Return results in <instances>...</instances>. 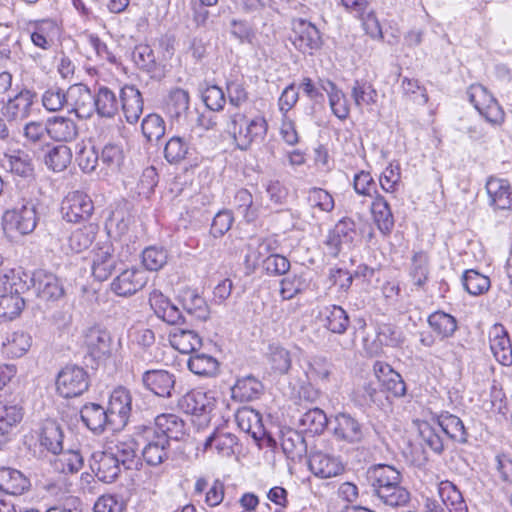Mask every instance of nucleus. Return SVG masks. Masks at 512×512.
Returning <instances> with one entry per match:
<instances>
[{
	"instance_id": "46",
	"label": "nucleus",
	"mask_w": 512,
	"mask_h": 512,
	"mask_svg": "<svg viewBox=\"0 0 512 512\" xmlns=\"http://www.w3.org/2000/svg\"><path fill=\"white\" fill-rule=\"evenodd\" d=\"M352 280L353 275H350L347 271L343 269L332 270L326 280L328 285L326 294L335 298L344 296L351 286Z\"/></svg>"
},
{
	"instance_id": "5",
	"label": "nucleus",
	"mask_w": 512,
	"mask_h": 512,
	"mask_svg": "<svg viewBox=\"0 0 512 512\" xmlns=\"http://www.w3.org/2000/svg\"><path fill=\"white\" fill-rule=\"evenodd\" d=\"M106 410L110 417V430L118 431L124 428L132 410V396L129 390L124 387L114 389Z\"/></svg>"
},
{
	"instance_id": "22",
	"label": "nucleus",
	"mask_w": 512,
	"mask_h": 512,
	"mask_svg": "<svg viewBox=\"0 0 512 512\" xmlns=\"http://www.w3.org/2000/svg\"><path fill=\"white\" fill-rule=\"evenodd\" d=\"M155 435L165 437L167 442L170 440H180L185 435V423L177 415L167 413L158 415L155 418Z\"/></svg>"
},
{
	"instance_id": "25",
	"label": "nucleus",
	"mask_w": 512,
	"mask_h": 512,
	"mask_svg": "<svg viewBox=\"0 0 512 512\" xmlns=\"http://www.w3.org/2000/svg\"><path fill=\"white\" fill-rule=\"evenodd\" d=\"M122 110L128 123H136L143 112V99L133 85H125L120 92Z\"/></svg>"
},
{
	"instance_id": "58",
	"label": "nucleus",
	"mask_w": 512,
	"mask_h": 512,
	"mask_svg": "<svg viewBox=\"0 0 512 512\" xmlns=\"http://www.w3.org/2000/svg\"><path fill=\"white\" fill-rule=\"evenodd\" d=\"M76 161L83 172L90 173L95 170L99 155L93 145L80 142L77 144Z\"/></svg>"
},
{
	"instance_id": "51",
	"label": "nucleus",
	"mask_w": 512,
	"mask_h": 512,
	"mask_svg": "<svg viewBox=\"0 0 512 512\" xmlns=\"http://www.w3.org/2000/svg\"><path fill=\"white\" fill-rule=\"evenodd\" d=\"M462 284L464 289L472 296H479L486 293L491 286L489 277L473 269L464 272Z\"/></svg>"
},
{
	"instance_id": "49",
	"label": "nucleus",
	"mask_w": 512,
	"mask_h": 512,
	"mask_svg": "<svg viewBox=\"0 0 512 512\" xmlns=\"http://www.w3.org/2000/svg\"><path fill=\"white\" fill-rule=\"evenodd\" d=\"M428 324L442 338L451 337L457 330L456 319L443 311H436L428 317Z\"/></svg>"
},
{
	"instance_id": "57",
	"label": "nucleus",
	"mask_w": 512,
	"mask_h": 512,
	"mask_svg": "<svg viewBox=\"0 0 512 512\" xmlns=\"http://www.w3.org/2000/svg\"><path fill=\"white\" fill-rule=\"evenodd\" d=\"M41 444L53 454H59L63 450V432L54 422L46 424L41 435Z\"/></svg>"
},
{
	"instance_id": "26",
	"label": "nucleus",
	"mask_w": 512,
	"mask_h": 512,
	"mask_svg": "<svg viewBox=\"0 0 512 512\" xmlns=\"http://www.w3.org/2000/svg\"><path fill=\"white\" fill-rule=\"evenodd\" d=\"M36 94L30 90L20 91L14 98L9 99L4 107V115L9 120H23L31 113Z\"/></svg>"
},
{
	"instance_id": "44",
	"label": "nucleus",
	"mask_w": 512,
	"mask_h": 512,
	"mask_svg": "<svg viewBox=\"0 0 512 512\" xmlns=\"http://www.w3.org/2000/svg\"><path fill=\"white\" fill-rule=\"evenodd\" d=\"M189 370L199 376H214L219 369L216 358L205 353H194L188 360Z\"/></svg>"
},
{
	"instance_id": "31",
	"label": "nucleus",
	"mask_w": 512,
	"mask_h": 512,
	"mask_svg": "<svg viewBox=\"0 0 512 512\" xmlns=\"http://www.w3.org/2000/svg\"><path fill=\"white\" fill-rule=\"evenodd\" d=\"M171 346L180 353H194L202 345V338L194 330L173 328L169 333Z\"/></svg>"
},
{
	"instance_id": "47",
	"label": "nucleus",
	"mask_w": 512,
	"mask_h": 512,
	"mask_svg": "<svg viewBox=\"0 0 512 512\" xmlns=\"http://www.w3.org/2000/svg\"><path fill=\"white\" fill-rule=\"evenodd\" d=\"M132 217L125 205L116 206L106 222V227L109 233H114L117 236H122L129 230Z\"/></svg>"
},
{
	"instance_id": "34",
	"label": "nucleus",
	"mask_w": 512,
	"mask_h": 512,
	"mask_svg": "<svg viewBox=\"0 0 512 512\" xmlns=\"http://www.w3.org/2000/svg\"><path fill=\"white\" fill-rule=\"evenodd\" d=\"M48 135L56 141L68 142L77 137L78 128L72 119L55 116L48 120Z\"/></svg>"
},
{
	"instance_id": "20",
	"label": "nucleus",
	"mask_w": 512,
	"mask_h": 512,
	"mask_svg": "<svg viewBox=\"0 0 512 512\" xmlns=\"http://www.w3.org/2000/svg\"><path fill=\"white\" fill-rule=\"evenodd\" d=\"M32 281L37 294L45 300H57L64 295L60 279L49 272L39 270L33 274Z\"/></svg>"
},
{
	"instance_id": "35",
	"label": "nucleus",
	"mask_w": 512,
	"mask_h": 512,
	"mask_svg": "<svg viewBox=\"0 0 512 512\" xmlns=\"http://www.w3.org/2000/svg\"><path fill=\"white\" fill-rule=\"evenodd\" d=\"M237 444V437L232 433L215 431L204 443L205 451H215L222 457H230L234 454V446Z\"/></svg>"
},
{
	"instance_id": "29",
	"label": "nucleus",
	"mask_w": 512,
	"mask_h": 512,
	"mask_svg": "<svg viewBox=\"0 0 512 512\" xmlns=\"http://www.w3.org/2000/svg\"><path fill=\"white\" fill-rule=\"evenodd\" d=\"M139 445L132 436H125L118 440L109 451L125 469H132L138 464Z\"/></svg>"
},
{
	"instance_id": "16",
	"label": "nucleus",
	"mask_w": 512,
	"mask_h": 512,
	"mask_svg": "<svg viewBox=\"0 0 512 512\" xmlns=\"http://www.w3.org/2000/svg\"><path fill=\"white\" fill-rule=\"evenodd\" d=\"M175 383V375L166 370H148L142 374L143 386L158 397L170 398Z\"/></svg>"
},
{
	"instance_id": "7",
	"label": "nucleus",
	"mask_w": 512,
	"mask_h": 512,
	"mask_svg": "<svg viewBox=\"0 0 512 512\" xmlns=\"http://www.w3.org/2000/svg\"><path fill=\"white\" fill-rule=\"evenodd\" d=\"M356 225L350 218H342L329 230L325 241L328 254L332 257L344 249H350L356 237Z\"/></svg>"
},
{
	"instance_id": "28",
	"label": "nucleus",
	"mask_w": 512,
	"mask_h": 512,
	"mask_svg": "<svg viewBox=\"0 0 512 512\" xmlns=\"http://www.w3.org/2000/svg\"><path fill=\"white\" fill-rule=\"evenodd\" d=\"M32 345V337L29 333L17 330L8 333L2 341V353L7 358L16 359L24 356Z\"/></svg>"
},
{
	"instance_id": "36",
	"label": "nucleus",
	"mask_w": 512,
	"mask_h": 512,
	"mask_svg": "<svg viewBox=\"0 0 512 512\" xmlns=\"http://www.w3.org/2000/svg\"><path fill=\"white\" fill-rule=\"evenodd\" d=\"M232 397L241 402H248L257 399L262 391V383L254 376L239 378L231 389Z\"/></svg>"
},
{
	"instance_id": "33",
	"label": "nucleus",
	"mask_w": 512,
	"mask_h": 512,
	"mask_svg": "<svg viewBox=\"0 0 512 512\" xmlns=\"http://www.w3.org/2000/svg\"><path fill=\"white\" fill-rule=\"evenodd\" d=\"M23 418L22 408L17 405L0 407V449L10 440L13 429Z\"/></svg>"
},
{
	"instance_id": "59",
	"label": "nucleus",
	"mask_w": 512,
	"mask_h": 512,
	"mask_svg": "<svg viewBox=\"0 0 512 512\" xmlns=\"http://www.w3.org/2000/svg\"><path fill=\"white\" fill-rule=\"evenodd\" d=\"M168 252L163 247L150 246L142 252V263L147 270L159 271L168 262Z\"/></svg>"
},
{
	"instance_id": "11",
	"label": "nucleus",
	"mask_w": 512,
	"mask_h": 512,
	"mask_svg": "<svg viewBox=\"0 0 512 512\" xmlns=\"http://www.w3.org/2000/svg\"><path fill=\"white\" fill-rule=\"evenodd\" d=\"M143 438L146 441L142 449L144 461L150 466H159L169 457L170 443L165 437L155 435L152 427H143Z\"/></svg>"
},
{
	"instance_id": "30",
	"label": "nucleus",
	"mask_w": 512,
	"mask_h": 512,
	"mask_svg": "<svg viewBox=\"0 0 512 512\" xmlns=\"http://www.w3.org/2000/svg\"><path fill=\"white\" fill-rule=\"evenodd\" d=\"M213 402V398L209 397L205 392L192 390L181 398L179 406L187 414L204 415L212 411Z\"/></svg>"
},
{
	"instance_id": "53",
	"label": "nucleus",
	"mask_w": 512,
	"mask_h": 512,
	"mask_svg": "<svg viewBox=\"0 0 512 512\" xmlns=\"http://www.w3.org/2000/svg\"><path fill=\"white\" fill-rule=\"evenodd\" d=\"M234 207L247 222H253L258 217V206L254 203L253 196L247 189H240L236 192Z\"/></svg>"
},
{
	"instance_id": "60",
	"label": "nucleus",
	"mask_w": 512,
	"mask_h": 512,
	"mask_svg": "<svg viewBox=\"0 0 512 512\" xmlns=\"http://www.w3.org/2000/svg\"><path fill=\"white\" fill-rule=\"evenodd\" d=\"M142 133L150 142L159 141L165 134V122L158 114H149L142 121Z\"/></svg>"
},
{
	"instance_id": "1",
	"label": "nucleus",
	"mask_w": 512,
	"mask_h": 512,
	"mask_svg": "<svg viewBox=\"0 0 512 512\" xmlns=\"http://www.w3.org/2000/svg\"><path fill=\"white\" fill-rule=\"evenodd\" d=\"M367 479L373 495L385 505L391 507L403 506L410 499L409 492L401 485L400 472L393 466L386 464L373 465L367 471Z\"/></svg>"
},
{
	"instance_id": "23",
	"label": "nucleus",
	"mask_w": 512,
	"mask_h": 512,
	"mask_svg": "<svg viewBox=\"0 0 512 512\" xmlns=\"http://www.w3.org/2000/svg\"><path fill=\"white\" fill-rule=\"evenodd\" d=\"M149 304L156 316L168 324L175 325L182 319L178 307L159 290L155 289L150 293Z\"/></svg>"
},
{
	"instance_id": "56",
	"label": "nucleus",
	"mask_w": 512,
	"mask_h": 512,
	"mask_svg": "<svg viewBox=\"0 0 512 512\" xmlns=\"http://www.w3.org/2000/svg\"><path fill=\"white\" fill-rule=\"evenodd\" d=\"M380 382L378 379L369 380L363 384V386L356 391V395L361 398L362 404H375L377 406H383L384 400H387L385 391L380 389Z\"/></svg>"
},
{
	"instance_id": "2",
	"label": "nucleus",
	"mask_w": 512,
	"mask_h": 512,
	"mask_svg": "<svg viewBox=\"0 0 512 512\" xmlns=\"http://www.w3.org/2000/svg\"><path fill=\"white\" fill-rule=\"evenodd\" d=\"M268 124L264 117L247 118L236 112L229 116L227 131L240 150H247L254 144H260L267 134Z\"/></svg>"
},
{
	"instance_id": "38",
	"label": "nucleus",
	"mask_w": 512,
	"mask_h": 512,
	"mask_svg": "<svg viewBox=\"0 0 512 512\" xmlns=\"http://www.w3.org/2000/svg\"><path fill=\"white\" fill-rule=\"evenodd\" d=\"M94 111L103 118H113L119 111V101L116 94L108 87H100L94 95Z\"/></svg>"
},
{
	"instance_id": "6",
	"label": "nucleus",
	"mask_w": 512,
	"mask_h": 512,
	"mask_svg": "<svg viewBox=\"0 0 512 512\" xmlns=\"http://www.w3.org/2000/svg\"><path fill=\"white\" fill-rule=\"evenodd\" d=\"M467 94L475 109L488 122L496 124L503 121L504 112L502 108L484 86L480 84L471 85Z\"/></svg>"
},
{
	"instance_id": "17",
	"label": "nucleus",
	"mask_w": 512,
	"mask_h": 512,
	"mask_svg": "<svg viewBox=\"0 0 512 512\" xmlns=\"http://www.w3.org/2000/svg\"><path fill=\"white\" fill-rule=\"evenodd\" d=\"M120 464L113 454L107 451H96L91 455L90 468L96 477L105 483L115 481L120 473Z\"/></svg>"
},
{
	"instance_id": "40",
	"label": "nucleus",
	"mask_w": 512,
	"mask_h": 512,
	"mask_svg": "<svg viewBox=\"0 0 512 512\" xmlns=\"http://www.w3.org/2000/svg\"><path fill=\"white\" fill-rule=\"evenodd\" d=\"M278 247V240L274 236L258 239L255 243L250 244L246 259L253 265H259L264 263L269 255H275L274 252L278 250Z\"/></svg>"
},
{
	"instance_id": "19",
	"label": "nucleus",
	"mask_w": 512,
	"mask_h": 512,
	"mask_svg": "<svg viewBox=\"0 0 512 512\" xmlns=\"http://www.w3.org/2000/svg\"><path fill=\"white\" fill-rule=\"evenodd\" d=\"M88 353L94 359H103L110 356L112 351V338L108 331L99 327L87 330L84 340Z\"/></svg>"
},
{
	"instance_id": "45",
	"label": "nucleus",
	"mask_w": 512,
	"mask_h": 512,
	"mask_svg": "<svg viewBox=\"0 0 512 512\" xmlns=\"http://www.w3.org/2000/svg\"><path fill=\"white\" fill-rule=\"evenodd\" d=\"M96 232L97 227L93 224L74 230L68 238L69 249L75 253L88 249L95 239Z\"/></svg>"
},
{
	"instance_id": "4",
	"label": "nucleus",
	"mask_w": 512,
	"mask_h": 512,
	"mask_svg": "<svg viewBox=\"0 0 512 512\" xmlns=\"http://www.w3.org/2000/svg\"><path fill=\"white\" fill-rule=\"evenodd\" d=\"M56 387L65 398L80 396L89 387L87 372L82 367L67 365L58 373Z\"/></svg>"
},
{
	"instance_id": "3",
	"label": "nucleus",
	"mask_w": 512,
	"mask_h": 512,
	"mask_svg": "<svg viewBox=\"0 0 512 512\" xmlns=\"http://www.w3.org/2000/svg\"><path fill=\"white\" fill-rule=\"evenodd\" d=\"M38 220L36 205L32 201H24L4 212L2 226L6 234L17 232L27 235L35 230Z\"/></svg>"
},
{
	"instance_id": "52",
	"label": "nucleus",
	"mask_w": 512,
	"mask_h": 512,
	"mask_svg": "<svg viewBox=\"0 0 512 512\" xmlns=\"http://www.w3.org/2000/svg\"><path fill=\"white\" fill-rule=\"evenodd\" d=\"M322 322L327 330L332 333L342 334L348 327L349 318L340 306L332 305L326 308L325 318Z\"/></svg>"
},
{
	"instance_id": "54",
	"label": "nucleus",
	"mask_w": 512,
	"mask_h": 512,
	"mask_svg": "<svg viewBox=\"0 0 512 512\" xmlns=\"http://www.w3.org/2000/svg\"><path fill=\"white\" fill-rule=\"evenodd\" d=\"M322 89L328 94L333 114L339 119H345L349 114V108L343 92L337 89L331 81H326L325 85L322 84Z\"/></svg>"
},
{
	"instance_id": "21",
	"label": "nucleus",
	"mask_w": 512,
	"mask_h": 512,
	"mask_svg": "<svg viewBox=\"0 0 512 512\" xmlns=\"http://www.w3.org/2000/svg\"><path fill=\"white\" fill-rule=\"evenodd\" d=\"M375 378L378 379L381 386L394 396H403L406 392L405 383L399 373L387 363L377 361L373 365Z\"/></svg>"
},
{
	"instance_id": "55",
	"label": "nucleus",
	"mask_w": 512,
	"mask_h": 512,
	"mask_svg": "<svg viewBox=\"0 0 512 512\" xmlns=\"http://www.w3.org/2000/svg\"><path fill=\"white\" fill-rule=\"evenodd\" d=\"M442 431L451 439L464 443L467 439V433L462 420L451 414L441 415L438 422Z\"/></svg>"
},
{
	"instance_id": "18",
	"label": "nucleus",
	"mask_w": 512,
	"mask_h": 512,
	"mask_svg": "<svg viewBox=\"0 0 512 512\" xmlns=\"http://www.w3.org/2000/svg\"><path fill=\"white\" fill-rule=\"evenodd\" d=\"M147 283L144 271L130 268L122 271L111 283L112 291L118 296H130L141 290Z\"/></svg>"
},
{
	"instance_id": "43",
	"label": "nucleus",
	"mask_w": 512,
	"mask_h": 512,
	"mask_svg": "<svg viewBox=\"0 0 512 512\" xmlns=\"http://www.w3.org/2000/svg\"><path fill=\"white\" fill-rule=\"evenodd\" d=\"M439 495L450 512H468L461 492L452 482H441L439 485Z\"/></svg>"
},
{
	"instance_id": "12",
	"label": "nucleus",
	"mask_w": 512,
	"mask_h": 512,
	"mask_svg": "<svg viewBox=\"0 0 512 512\" xmlns=\"http://www.w3.org/2000/svg\"><path fill=\"white\" fill-rule=\"evenodd\" d=\"M116 264L117 258L112 243L107 241L93 249L91 271L96 280H107L115 270Z\"/></svg>"
},
{
	"instance_id": "41",
	"label": "nucleus",
	"mask_w": 512,
	"mask_h": 512,
	"mask_svg": "<svg viewBox=\"0 0 512 512\" xmlns=\"http://www.w3.org/2000/svg\"><path fill=\"white\" fill-rule=\"evenodd\" d=\"M72 161V151L66 145H55L46 151L44 163L53 172L64 171Z\"/></svg>"
},
{
	"instance_id": "61",
	"label": "nucleus",
	"mask_w": 512,
	"mask_h": 512,
	"mask_svg": "<svg viewBox=\"0 0 512 512\" xmlns=\"http://www.w3.org/2000/svg\"><path fill=\"white\" fill-rule=\"evenodd\" d=\"M133 62L142 70L151 72L156 67L153 49L146 44L137 45L132 52Z\"/></svg>"
},
{
	"instance_id": "27",
	"label": "nucleus",
	"mask_w": 512,
	"mask_h": 512,
	"mask_svg": "<svg viewBox=\"0 0 512 512\" xmlns=\"http://www.w3.org/2000/svg\"><path fill=\"white\" fill-rule=\"evenodd\" d=\"M490 204L496 209H512V189L507 180L490 178L486 183Z\"/></svg>"
},
{
	"instance_id": "24",
	"label": "nucleus",
	"mask_w": 512,
	"mask_h": 512,
	"mask_svg": "<svg viewBox=\"0 0 512 512\" xmlns=\"http://www.w3.org/2000/svg\"><path fill=\"white\" fill-rule=\"evenodd\" d=\"M83 423L94 433L110 430V417L106 408L96 403L85 404L80 410Z\"/></svg>"
},
{
	"instance_id": "50",
	"label": "nucleus",
	"mask_w": 512,
	"mask_h": 512,
	"mask_svg": "<svg viewBox=\"0 0 512 512\" xmlns=\"http://www.w3.org/2000/svg\"><path fill=\"white\" fill-rule=\"evenodd\" d=\"M191 152L188 141L183 137H171L164 147V157L170 164H178L185 160Z\"/></svg>"
},
{
	"instance_id": "9",
	"label": "nucleus",
	"mask_w": 512,
	"mask_h": 512,
	"mask_svg": "<svg viewBox=\"0 0 512 512\" xmlns=\"http://www.w3.org/2000/svg\"><path fill=\"white\" fill-rule=\"evenodd\" d=\"M189 104V93L182 88H175L165 98L163 110L172 124L184 126L191 115Z\"/></svg>"
},
{
	"instance_id": "62",
	"label": "nucleus",
	"mask_w": 512,
	"mask_h": 512,
	"mask_svg": "<svg viewBox=\"0 0 512 512\" xmlns=\"http://www.w3.org/2000/svg\"><path fill=\"white\" fill-rule=\"evenodd\" d=\"M54 29V25L50 21H42L36 24L30 35L32 43L44 50L49 49L53 42L51 33Z\"/></svg>"
},
{
	"instance_id": "63",
	"label": "nucleus",
	"mask_w": 512,
	"mask_h": 512,
	"mask_svg": "<svg viewBox=\"0 0 512 512\" xmlns=\"http://www.w3.org/2000/svg\"><path fill=\"white\" fill-rule=\"evenodd\" d=\"M68 101V90H64L58 87H51L47 89L42 96V104L46 110L56 112L61 110L64 106H67Z\"/></svg>"
},
{
	"instance_id": "42",
	"label": "nucleus",
	"mask_w": 512,
	"mask_h": 512,
	"mask_svg": "<svg viewBox=\"0 0 512 512\" xmlns=\"http://www.w3.org/2000/svg\"><path fill=\"white\" fill-rule=\"evenodd\" d=\"M4 167L21 177L31 176L34 170L32 158L28 153L21 150L5 154Z\"/></svg>"
},
{
	"instance_id": "32",
	"label": "nucleus",
	"mask_w": 512,
	"mask_h": 512,
	"mask_svg": "<svg viewBox=\"0 0 512 512\" xmlns=\"http://www.w3.org/2000/svg\"><path fill=\"white\" fill-rule=\"evenodd\" d=\"M30 487V481L19 470L0 468V490L11 495H21Z\"/></svg>"
},
{
	"instance_id": "64",
	"label": "nucleus",
	"mask_w": 512,
	"mask_h": 512,
	"mask_svg": "<svg viewBox=\"0 0 512 512\" xmlns=\"http://www.w3.org/2000/svg\"><path fill=\"white\" fill-rule=\"evenodd\" d=\"M93 509L94 512H123L126 502L120 495L104 494L96 500Z\"/></svg>"
},
{
	"instance_id": "39",
	"label": "nucleus",
	"mask_w": 512,
	"mask_h": 512,
	"mask_svg": "<svg viewBox=\"0 0 512 512\" xmlns=\"http://www.w3.org/2000/svg\"><path fill=\"white\" fill-rule=\"evenodd\" d=\"M24 290L15 287V292L0 294V318L13 320L18 317L24 306L25 300L21 297Z\"/></svg>"
},
{
	"instance_id": "13",
	"label": "nucleus",
	"mask_w": 512,
	"mask_h": 512,
	"mask_svg": "<svg viewBox=\"0 0 512 512\" xmlns=\"http://www.w3.org/2000/svg\"><path fill=\"white\" fill-rule=\"evenodd\" d=\"M293 37L291 41L294 46L304 54L312 55L318 49L320 32L318 28L306 20L297 19L293 21Z\"/></svg>"
},
{
	"instance_id": "48",
	"label": "nucleus",
	"mask_w": 512,
	"mask_h": 512,
	"mask_svg": "<svg viewBox=\"0 0 512 512\" xmlns=\"http://www.w3.org/2000/svg\"><path fill=\"white\" fill-rule=\"evenodd\" d=\"M236 421L242 431L251 434L254 438H257L258 435L262 433L263 425L261 415L253 409L243 408L238 410L236 413Z\"/></svg>"
},
{
	"instance_id": "8",
	"label": "nucleus",
	"mask_w": 512,
	"mask_h": 512,
	"mask_svg": "<svg viewBox=\"0 0 512 512\" xmlns=\"http://www.w3.org/2000/svg\"><path fill=\"white\" fill-rule=\"evenodd\" d=\"M94 210L91 198L84 192L72 191L61 204V213L67 222L78 223L90 218Z\"/></svg>"
},
{
	"instance_id": "37",
	"label": "nucleus",
	"mask_w": 512,
	"mask_h": 512,
	"mask_svg": "<svg viewBox=\"0 0 512 512\" xmlns=\"http://www.w3.org/2000/svg\"><path fill=\"white\" fill-rule=\"evenodd\" d=\"M371 213L378 229L383 234L391 232L394 226V217L386 199L377 195L371 204Z\"/></svg>"
},
{
	"instance_id": "15",
	"label": "nucleus",
	"mask_w": 512,
	"mask_h": 512,
	"mask_svg": "<svg viewBox=\"0 0 512 512\" xmlns=\"http://www.w3.org/2000/svg\"><path fill=\"white\" fill-rule=\"evenodd\" d=\"M490 350L498 363L503 366L512 365V344L505 327L494 324L489 330Z\"/></svg>"
},
{
	"instance_id": "14",
	"label": "nucleus",
	"mask_w": 512,
	"mask_h": 512,
	"mask_svg": "<svg viewBox=\"0 0 512 512\" xmlns=\"http://www.w3.org/2000/svg\"><path fill=\"white\" fill-rule=\"evenodd\" d=\"M67 107H69L78 118L87 119L94 113V95L86 85L74 84L68 88Z\"/></svg>"
},
{
	"instance_id": "10",
	"label": "nucleus",
	"mask_w": 512,
	"mask_h": 512,
	"mask_svg": "<svg viewBox=\"0 0 512 512\" xmlns=\"http://www.w3.org/2000/svg\"><path fill=\"white\" fill-rule=\"evenodd\" d=\"M325 427L338 440L354 443L362 439L360 424L348 414L341 413L330 418L325 416Z\"/></svg>"
}]
</instances>
